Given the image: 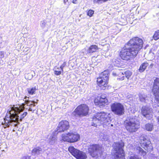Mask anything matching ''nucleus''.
Masks as SVG:
<instances>
[{"label": "nucleus", "mask_w": 159, "mask_h": 159, "mask_svg": "<svg viewBox=\"0 0 159 159\" xmlns=\"http://www.w3.org/2000/svg\"><path fill=\"white\" fill-rule=\"evenodd\" d=\"M27 97L25 96L24 99L25 103L20 105H14L11 107L10 111L7 112L4 118V122H2V124L3 125L4 128L11 126L15 127L14 129H16L19 124V121H21L27 114V112H23V111L25 108L28 109L29 111H33L35 110L36 105L37 104L38 100L36 101H31L26 100Z\"/></svg>", "instance_id": "f257e3e1"}, {"label": "nucleus", "mask_w": 159, "mask_h": 159, "mask_svg": "<svg viewBox=\"0 0 159 159\" xmlns=\"http://www.w3.org/2000/svg\"><path fill=\"white\" fill-rule=\"evenodd\" d=\"M129 45L132 46L128 49H122L120 55L122 59L126 61L136 57L139 51L143 46V41L142 39L135 37L131 39L129 42Z\"/></svg>", "instance_id": "f03ea898"}, {"label": "nucleus", "mask_w": 159, "mask_h": 159, "mask_svg": "<svg viewBox=\"0 0 159 159\" xmlns=\"http://www.w3.org/2000/svg\"><path fill=\"white\" fill-rule=\"evenodd\" d=\"M92 125L96 127L102 124L104 127L113 126V124H110L111 120L107 114L104 112L98 113L94 116L92 120Z\"/></svg>", "instance_id": "7ed1b4c3"}, {"label": "nucleus", "mask_w": 159, "mask_h": 159, "mask_svg": "<svg viewBox=\"0 0 159 159\" xmlns=\"http://www.w3.org/2000/svg\"><path fill=\"white\" fill-rule=\"evenodd\" d=\"M80 139V135L77 133L70 131L66 133L62 134L60 138L61 141L72 143L77 142Z\"/></svg>", "instance_id": "20e7f679"}, {"label": "nucleus", "mask_w": 159, "mask_h": 159, "mask_svg": "<svg viewBox=\"0 0 159 159\" xmlns=\"http://www.w3.org/2000/svg\"><path fill=\"white\" fill-rule=\"evenodd\" d=\"M124 145V143L122 141L115 143L113 152L115 159H125L123 149Z\"/></svg>", "instance_id": "39448f33"}, {"label": "nucleus", "mask_w": 159, "mask_h": 159, "mask_svg": "<svg viewBox=\"0 0 159 159\" xmlns=\"http://www.w3.org/2000/svg\"><path fill=\"white\" fill-rule=\"evenodd\" d=\"M124 124L126 130L130 132H135L139 128V122L134 118L127 119L124 121Z\"/></svg>", "instance_id": "423d86ee"}, {"label": "nucleus", "mask_w": 159, "mask_h": 159, "mask_svg": "<svg viewBox=\"0 0 159 159\" xmlns=\"http://www.w3.org/2000/svg\"><path fill=\"white\" fill-rule=\"evenodd\" d=\"M108 74V71L105 70L102 72L99 77L97 78L98 85L103 89H105L107 86Z\"/></svg>", "instance_id": "0eeeda50"}, {"label": "nucleus", "mask_w": 159, "mask_h": 159, "mask_svg": "<svg viewBox=\"0 0 159 159\" xmlns=\"http://www.w3.org/2000/svg\"><path fill=\"white\" fill-rule=\"evenodd\" d=\"M89 108L88 106L84 104L79 106L73 112L72 115L75 116H84L88 114Z\"/></svg>", "instance_id": "6e6552de"}, {"label": "nucleus", "mask_w": 159, "mask_h": 159, "mask_svg": "<svg viewBox=\"0 0 159 159\" xmlns=\"http://www.w3.org/2000/svg\"><path fill=\"white\" fill-rule=\"evenodd\" d=\"M69 152L77 159H86V153L82 151L75 148L73 146H70L68 148Z\"/></svg>", "instance_id": "1a4fd4ad"}, {"label": "nucleus", "mask_w": 159, "mask_h": 159, "mask_svg": "<svg viewBox=\"0 0 159 159\" xmlns=\"http://www.w3.org/2000/svg\"><path fill=\"white\" fill-rule=\"evenodd\" d=\"M111 109L112 111L118 115H123L125 112V109L123 105L119 103L116 102L112 104Z\"/></svg>", "instance_id": "9d476101"}, {"label": "nucleus", "mask_w": 159, "mask_h": 159, "mask_svg": "<svg viewBox=\"0 0 159 159\" xmlns=\"http://www.w3.org/2000/svg\"><path fill=\"white\" fill-rule=\"evenodd\" d=\"M89 152L93 157H94L100 154L101 148L97 144L90 145L89 148Z\"/></svg>", "instance_id": "9b49d317"}, {"label": "nucleus", "mask_w": 159, "mask_h": 159, "mask_svg": "<svg viewBox=\"0 0 159 159\" xmlns=\"http://www.w3.org/2000/svg\"><path fill=\"white\" fill-rule=\"evenodd\" d=\"M70 127L69 122L66 120L61 121L57 128V131L58 132H64L67 130Z\"/></svg>", "instance_id": "f8f14e48"}, {"label": "nucleus", "mask_w": 159, "mask_h": 159, "mask_svg": "<svg viewBox=\"0 0 159 159\" xmlns=\"http://www.w3.org/2000/svg\"><path fill=\"white\" fill-rule=\"evenodd\" d=\"M143 115L148 119H150L153 116L152 109L148 106H143L141 110Z\"/></svg>", "instance_id": "ddd939ff"}, {"label": "nucleus", "mask_w": 159, "mask_h": 159, "mask_svg": "<svg viewBox=\"0 0 159 159\" xmlns=\"http://www.w3.org/2000/svg\"><path fill=\"white\" fill-rule=\"evenodd\" d=\"M94 102L96 105L101 107L107 104L108 100L105 96L102 95L100 97H98L95 99Z\"/></svg>", "instance_id": "4468645a"}, {"label": "nucleus", "mask_w": 159, "mask_h": 159, "mask_svg": "<svg viewBox=\"0 0 159 159\" xmlns=\"http://www.w3.org/2000/svg\"><path fill=\"white\" fill-rule=\"evenodd\" d=\"M140 144L141 146L145 150H148V147L150 144V141L146 137H141V138Z\"/></svg>", "instance_id": "2eb2a0df"}, {"label": "nucleus", "mask_w": 159, "mask_h": 159, "mask_svg": "<svg viewBox=\"0 0 159 159\" xmlns=\"http://www.w3.org/2000/svg\"><path fill=\"white\" fill-rule=\"evenodd\" d=\"M56 138L55 134L52 133L49 139V143L51 144H53L56 143Z\"/></svg>", "instance_id": "dca6fc26"}, {"label": "nucleus", "mask_w": 159, "mask_h": 159, "mask_svg": "<svg viewBox=\"0 0 159 159\" xmlns=\"http://www.w3.org/2000/svg\"><path fill=\"white\" fill-rule=\"evenodd\" d=\"M121 74L125 75L128 79L132 75V73L129 70L124 71L123 70L120 72V75ZM124 77V76H123Z\"/></svg>", "instance_id": "f3484780"}, {"label": "nucleus", "mask_w": 159, "mask_h": 159, "mask_svg": "<svg viewBox=\"0 0 159 159\" xmlns=\"http://www.w3.org/2000/svg\"><path fill=\"white\" fill-rule=\"evenodd\" d=\"M98 49L97 46L95 45H93L91 46L87 50V52L89 53L95 52Z\"/></svg>", "instance_id": "a211bd4d"}, {"label": "nucleus", "mask_w": 159, "mask_h": 159, "mask_svg": "<svg viewBox=\"0 0 159 159\" xmlns=\"http://www.w3.org/2000/svg\"><path fill=\"white\" fill-rule=\"evenodd\" d=\"M42 149L40 148L37 147L34 148L32 151V154L36 156L39 154L42 151Z\"/></svg>", "instance_id": "6ab92c4d"}, {"label": "nucleus", "mask_w": 159, "mask_h": 159, "mask_svg": "<svg viewBox=\"0 0 159 159\" xmlns=\"http://www.w3.org/2000/svg\"><path fill=\"white\" fill-rule=\"evenodd\" d=\"M149 64L147 62L143 63L140 66L139 71L140 72H143L148 66Z\"/></svg>", "instance_id": "aec40b11"}, {"label": "nucleus", "mask_w": 159, "mask_h": 159, "mask_svg": "<svg viewBox=\"0 0 159 159\" xmlns=\"http://www.w3.org/2000/svg\"><path fill=\"white\" fill-rule=\"evenodd\" d=\"M28 93L30 95H33L35 93L36 89L35 87L28 88L27 89Z\"/></svg>", "instance_id": "412c9836"}, {"label": "nucleus", "mask_w": 159, "mask_h": 159, "mask_svg": "<svg viewBox=\"0 0 159 159\" xmlns=\"http://www.w3.org/2000/svg\"><path fill=\"white\" fill-rule=\"evenodd\" d=\"M137 152L143 156H145L146 154V152L144 151L142 148L140 147H138L136 148Z\"/></svg>", "instance_id": "4be33fe9"}, {"label": "nucleus", "mask_w": 159, "mask_h": 159, "mask_svg": "<svg viewBox=\"0 0 159 159\" xmlns=\"http://www.w3.org/2000/svg\"><path fill=\"white\" fill-rule=\"evenodd\" d=\"M54 73L56 75H59L61 73L62 71L61 69L56 66L54 68Z\"/></svg>", "instance_id": "5701e85b"}, {"label": "nucleus", "mask_w": 159, "mask_h": 159, "mask_svg": "<svg viewBox=\"0 0 159 159\" xmlns=\"http://www.w3.org/2000/svg\"><path fill=\"white\" fill-rule=\"evenodd\" d=\"M146 129L148 131H151L153 129V125L151 124H148L145 125Z\"/></svg>", "instance_id": "b1692460"}, {"label": "nucleus", "mask_w": 159, "mask_h": 159, "mask_svg": "<svg viewBox=\"0 0 159 159\" xmlns=\"http://www.w3.org/2000/svg\"><path fill=\"white\" fill-rule=\"evenodd\" d=\"M153 37L155 40H157L159 39V30H157L155 32Z\"/></svg>", "instance_id": "393cba45"}, {"label": "nucleus", "mask_w": 159, "mask_h": 159, "mask_svg": "<svg viewBox=\"0 0 159 159\" xmlns=\"http://www.w3.org/2000/svg\"><path fill=\"white\" fill-rule=\"evenodd\" d=\"M139 98L141 101L145 102L147 96L144 94H140L139 96Z\"/></svg>", "instance_id": "a878e982"}, {"label": "nucleus", "mask_w": 159, "mask_h": 159, "mask_svg": "<svg viewBox=\"0 0 159 159\" xmlns=\"http://www.w3.org/2000/svg\"><path fill=\"white\" fill-rule=\"evenodd\" d=\"M129 159H141V158L139 157L137 155L132 154L129 156Z\"/></svg>", "instance_id": "bb28decb"}, {"label": "nucleus", "mask_w": 159, "mask_h": 159, "mask_svg": "<svg viewBox=\"0 0 159 159\" xmlns=\"http://www.w3.org/2000/svg\"><path fill=\"white\" fill-rule=\"evenodd\" d=\"M33 75L30 74H27L25 76V78L26 79L29 80H31L33 78Z\"/></svg>", "instance_id": "cd10ccee"}, {"label": "nucleus", "mask_w": 159, "mask_h": 159, "mask_svg": "<svg viewBox=\"0 0 159 159\" xmlns=\"http://www.w3.org/2000/svg\"><path fill=\"white\" fill-rule=\"evenodd\" d=\"M46 23L47 21L45 20H44L41 21L40 25L41 27L43 29L44 28L46 25Z\"/></svg>", "instance_id": "c85d7f7f"}, {"label": "nucleus", "mask_w": 159, "mask_h": 159, "mask_svg": "<svg viewBox=\"0 0 159 159\" xmlns=\"http://www.w3.org/2000/svg\"><path fill=\"white\" fill-rule=\"evenodd\" d=\"M94 11L93 10H89L88 12L87 15L90 17H91L94 14Z\"/></svg>", "instance_id": "c756f323"}, {"label": "nucleus", "mask_w": 159, "mask_h": 159, "mask_svg": "<svg viewBox=\"0 0 159 159\" xmlns=\"http://www.w3.org/2000/svg\"><path fill=\"white\" fill-rule=\"evenodd\" d=\"M66 62H65L60 67V68L61 69L62 72L63 71V68L66 66Z\"/></svg>", "instance_id": "7c9ffc66"}, {"label": "nucleus", "mask_w": 159, "mask_h": 159, "mask_svg": "<svg viewBox=\"0 0 159 159\" xmlns=\"http://www.w3.org/2000/svg\"><path fill=\"white\" fill-rule=\"evenodd\" d=\"M64 3L65 5H69L70 4L69 0H64Z\"/></svg>", "instance_id": "2f4dec72"}, {"label": "nucleus", "mask_w": 159, "mask_h": 159, "mask_svg": "<svg viewBox=\"0 0 159 159\" xmlns=\"http://www.w3.org/2000/svg\"><path fill=\"white\" fill-rule=\"evenodd\" d=\"M93 2L94 4H101V2L100 1V0H93Z\"/></svg>", "instance_id": "473e14b6"}, {"label": "nucleus", "mask_w": 159, "mask_h": 159, "mask_svg": "<svg viewBox=\"0 0 159 159\" xmlns=\"http://www.w3.org/2000/svg\"><path fill=\"white\" fill-rule=\"evenodd\" d=\"M81 51L84 54H89V53L87 52V50L86 49V48H84V49H83Z\"/></svg>", "instance_id": "72a5a7b5"}, {"label": "nucleus", "mask_w": 159, "mask_h": 159, "mask_svg": "<svg viewBox=\"0 0 159 159\" xmlns=\"http://www.w3.org/2000/svg\"><path fill=\"white\" fill-rule=\"evenodd\" d=\"M103 139L105 141L107 140L108 139V136L107 135H104L103 137Z\"/></svg>", "instance_id": "f704fd0d"}, {"label": "nucleus", "mask_w": 159, "mask_h": 159, "mask_svg": "<svg viewBox=\"0 0 159 159\" xmlns=\"http://www.w3.org/2000/svg\"><path fill=\"white\" fill-rule=\"evenodd\" d=\"M0 57L1 58H3L4 56V54L3 52H0Z\"/></svg>", "instance_id": "c9c22d12"}, {"label": "nucleus", "mask_w": 159, "mask_h": 159, "mask_svg": "<svg viewBox=\"0 0 159 159\" xmlns=\"http://www.w3.org/2000/svg\"><path fill=\"white\" fill-rule=\"evenodd\" d=\"M21 159H30V157L29 156H23Z\"/></svg>", "instance_id": "e433bc0d"}, {"label": "nucleus", "mask_w": 159, "mask_h": 159, "mask_svg": "<svg viewBox=\"0 0 159 159\" xmlns=\"http://www.w3.org/2000/svg\"><path fill=\"white\" fill-rule=\"evenodd\" d=\"M152 54H154V52H153V51H152V49H151L150 51V52H149V54L150 55H151Z\"/></svg>", "instance_id": "4c0bfd02"}, {"label": "nucleus", "mask_w": 159, "mask_h": 159, "mask_svg": "<svg viewBox=\"0 0 159 159\" xmlns=\"http://www.w3.org/2000/svg\"><path fill=\"white\" fill-rule=\"evenodd\" d=\"M108 0H100L101 3H102V2H104L108 1Z\"/></svg>", "instance_id": "58836bf2"}, {"label": "nucleus", "mask_w": 159, "mask_h": 159, "mask_svg": "<svg viewBox=\"0 0 159 159\" xmlns=\"http://www.w3.org/2000/svg\"><path fill=\"white\" fill-rule=\"evenodd\" d=\"M77 0H73V1H72V2L73 3H74V4H76V1H77Z\"/></svg>", "instance_id": "ea45409f"}, {"label": "nucleus", "mask_w": 159, "mask_h": 159, "mask_svg": "<svg viewBox=\"0 0 159 159\" xmlns=\"http://www.w3.org/2000/svg\"><path fill=\"white\" fill-rule=\"evenodd\" d=\"M114 65H116V66H118V65H116V64H114Z\"/></svg>", "instance_id": "a19ab883"}, {"label": "nucleus", "mask_w": 159, "mask_h": 159, "mask_svg": "<svg viewBox=\"0 0 159 159\" xmlns=\"http://www.w3.org/2000/svg\"><path fill=\"white\" fill-rule=\"evenodd\" d=\"M155 159H157V157H155Z\"/></svg>", "instance_id": "79ce46f5"}, {"label": "nucleus", "mask_w": 159, "mask_h": 159, "mask_svg": "<svg viewBox=\"0 0 159 159\" xmlns=\"http://www.w3.org/2000/svg\"><path fill=\"white\" fill-rule=\"evenodd\" d=\"M152 65L153 66V64H151V66H152Z\"/></svg>", "instance_id": "37998d69"}]
</instances>
